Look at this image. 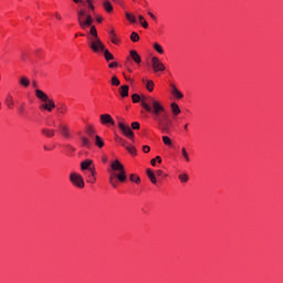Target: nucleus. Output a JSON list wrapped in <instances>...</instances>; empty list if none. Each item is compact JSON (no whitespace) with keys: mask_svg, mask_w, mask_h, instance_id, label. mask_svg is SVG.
I'll use <instances>...</instances> for the list:
<instances>
[{"mask_svg":"<svg viewBox=\"0 0 283 283\" xmlns=\"http://www.w3.org/2000/svg\"><path fill=\"white\" fill-rule=\"evenodd\" d=\"M82 145L83 147H86L87 149H90V147H92V142H90V139L87 137H82Z\"/></svg>","mask_w":283,"mask_h":283,"instance_id":"27","label":"nucleus"},{"mask_svg":"<svg viewBox=\"0 0 283 283\" xmlns=\"http://www.w3.org/2000/svg\"><path fill=\"white\" fill-rule=\"evenodd\" d=\"M187 127H188V125L186 124V125H185V129H187Z\"/></svg>","mask_w":283,"mask_h":283,"instance_id":"61","label":"nucleus"},{"mask_svg":"<svg viewBox=\"0 0 283 283\" xmlns=\"http://www.w3.org/2000/svg\"><path fill=\"white\" fill-rule=\"evenodd\" d=\"M132 129H140V123H138V122H133V123H132Z\"/></svg>","mask_w":283,"mask_h":283,"instance_id":"40","label":"nucleus"},{"mask_svg":"<svg viewBox=\"0 0 283 283\" xmlns=\"http://www.w3.org/2000/svg\"><path fill=\"white\" fill-rule=\"evenodd\" d=\"M130 40L133 43H138V41H140V35H138L136 32H132Z\"/></svg>","mask_w":283,"mask_h":283,"instance_id":"30","label":"nucleus"},{"mask_svg":"<svg viewBox=\"0 0 283 283\" xmlns=\"http://www.w3.org/2000/svg\"><path fill=\"white\" fill-rule=\"evenodd\" d=\"M82 171H88L91 176H94L96 174V168L94 166V161L92 159H85L80 165Z\"/></svg>","mask_w":283,"mask_h":283,"instance_id":"6","label":"nucleus"},{"mask_svg":"<svg viewBox=\"0 0 283 283\" xmlns=\"http://www.w3.org/2000/svg\"><path fill=\"white\" fill-rule=\"evenodd\" d=\"M154 50H156V52H158V54H165V50H163V46L158 43L154 44Z\"/></svg>","mask_w":283,"mask_h":283,"instance_id":"32","label":"nucleus"},{"mask_svg":"<svg viewBox=\"0 0 283 283\" xmlns=\"http://www.w3.org/2000/svg\"><path fill=\"white\" fill-rule=\"evenodd\" d=\"M42 134L46 136V138H54L56 132L54 129L43 128Z\"/></svg>","mask_w":283,"mask_h":283,"instance_id":"14","label":"nucleus"},{"mask_svg":"<svg viewBox=\"0 0 283 283\" xmlns=\"http://www.w3.org/2000/svg\"><path fill=\"white\" fill-rule=\"evenodd\" d=\"M24 109L23 107H20V114H23Z\"/></svg>","mask_w":283,"mask_h":283,"instance_id":"56","label":"nucleus"},{"mask_svg":"<svg viewBox=\"0 0 283 283\" xmlns=\"http://www.w3.org/2000/svg\"><path fill=\"white\" fill-rule=\"evenodd\" d=\"M151 67L155 73L165 72L166 70L165 64H163V62H160V60L156 56L151 57Z\"/></svg>","mask_w":283,"mask_h":283,"instance_id":"9","label":"nucleus"},{"mask_svg":"<svg viewBox=\"0 0 283 283\" xmlns=\"http://www.w3.org/2000/svg\"><path fill=\"white\" fill-rule=\"evenodd\" d=\"M126 19L130 21V23H136V18L132 15L129 12H126Z\"/></svg>","mask_w":283,"mask_h":283,"instance_id":"38","label":"nucleus"},{"mask_svg":"<svg viewBox=\"0 0 283 283\" xmlns=\"http://www.w3.org/2000/svg\"><path fill=\"white\" fill-rule=\"evenodd\" d=\"M115 140H116V143L122 145V147H125V148L127 147V140L123 139L122 137L116 136Z\"/></svg>","mask_w":283,"mask_h":283,"instance_id":"31","label":"nucleus"},{"mask_svg":"<svg viewBox=\"0 0 283 283\" xmlns=\"http://www.w3.org/2000/svg\"><path fill=\"white\" fill-rule=\"evenodd\" d=\"M84 172H85V176H87V178H92V172H90L87 170H85Z\"/></svg>","mask_w":283,"mask_h":283,"instance_id":"47","label":"nucleus"},{"mask_svg":"<svg viewBox=\"0 0 283 283\" xmlns=\"http://www.w3.org/2000/svg\"><path fill=\"white\" fill-rule=\"evenodd\" d=\"M95 145L96 147H99V149L105 147V143L103 142V138H101V136L98 135H95Z\"/></svg>","mask_w":283,"mask_h":283,"instance_id":"20","label":"nucleus"},{"mask_svg":"<svg viewBox=\"0 0 283 283\" xmlns=\"http://www.w3.org/2000/svg\"><path fill=\"white\" fill-rule=\"evenodd\" d=\"M132 98H133V103H140V105H143V98H151V96H143L140 98V95L133 94Z\"/></svg>","mask_w":283,"mask_h":283,"instance_id":"15","label":"nucleus"},{"mask_svg":"<svg viewBox=\"0 0 283 283\" xmlns=\"http://www.w3.org/2000/svg\"><path fill=\"white\" fill-rule=\"evenodd\" d=\"M148 14H149L150 19H156V15H154V13L148 12Z\"/></svg>","mask_w":283,"mask_h":283,"instance_id":"51","label":"nucleus"},{"mask_svg":"<svg viewBox=\"0 0 283 283\" xmlns=\"http://www.w3.org/2000/svg\"><path fill=\"white\" fill-rule=\"evenodd\" d=\"M103 52H104L105 61H107V62L114 61V54H112V52H109V50L105 49Z\"/></svg>","mask_w":283,"mask_h":283,"instance_id":"18","label":"nucleus"},{"mask_svg":"<svg viewBox=\"0 0 283 283\" xmlns=\"http://www.w3.org/2000/svg\"><path fill=\"white\" fill-rule=\"evenodd\" d=\"M77 21L82 30H87V28H91V36H88V41L90 39H98V31L96 30V27L92 25L94 23V18H92V13L87 12V10L85 9H80L77 11Z\"/></svg>","mask_w":283,"mask_h":283,"instance_id":"2","label":"nucleus"},{"mask_svg":"<svg viewBox=\"0 0 283 283\" xmlns=\"http://www.w3.org/2000/svg\"><path fill=\"white\" fill-rule=\"evenodd\" d=\"M118 127L120 132H123L124 136H126V138L134 140V130H132V127H129V125H126L125 123L119 122Z\"/></svg>","mask_w":283,"mask_h":283,"instance_id":"8","label":"nucleus"},{"mask_svg":"<svg viewBox=\"0 0 283 283\" xmlns=\"http://www.w3.org/2000/svg\"><path fill=\"white\" fill-rule=\"evenodd\" d=\"M142 107H144L148 114L155 115V120L158 123L163 134H169V115L160 102L156 101L154 97H143Z\"/></svg>","mask_w":283,"mask_h":283,"instance_id":"1","label":"nucleus"},{"mask_svg":"<svg viewBox=\"0 0 283 283\" xmlns=\"http://www.w3.org/2000/svg\"><path fill=\"white\" fill-rule=\"evenodd\" d=\"M111 84L115 85V87H118V85H120V80H118V77L114 75L111 80Z\"/></svg>","mask_w":283,"mask_h":283,"instance_id":"33","label":"nucleus"},{"mask_svg":"<svg viewBox=\"0 0 283 283\" xmlns=\"http://www.w3.org/2000/svg\"><path fill=\"white\" fill-rule=\"evenodd\" d=\"M88 41V46L91 50H93V52H95V54H98L105 50V44H103V41H101L99 38L90 39Z\"/></svg>","mask_w":283,"mask_h":283,"instance_id":"5","label":"nucleus"},{"mask_svg":"<svg viewBox=\"0 0 283 283\" xmlns=\"http://www.w3.org/2000/svg\"><path fill=\"white\" fill-rule=\"evenodd\" d=\"M170 107H171V112L175 116H178V114H180V106H178V104L171 103Z\"/></svg>","mask_w":283,"mask_h":283,"instance_id":"19","label":"nucleus"},{"mask_svg":"<svg viewBox=\"0 0 283 283\" xmlns=\"http://www.w3.org/2000/svg\"><path fill=\"white\" fill-rule=\"evenodd\" d=\"M6 105L9 107V109H12L14 107V99L12 98V95H8L6 97Z\"/></svg>","mask_w":283,"mask_h":283,"instance_id":"17","label":"nucleus"},{"mask_svg":"<svg viewBox=\"0 0 283 283\" xmlns=\"http://www.w3.org/2000/svg\"><path fill=\"white\" fill-rule=\"evenodd\" d=\"M147 176L150 182H153V185H156L157 182L156 175L154 174V171H151V169H147Z\"/></svg>","mask_w":283,"mask_h":283,"instance_id":"21","label":"nucleus"},{"mask_svg":"<svg viewBox=\"0 0 283 283\" xmlns=\"http://www.w3.org/2000/svg\"><path fill=\"white\" fill-rule=\"evenodd\" d=\"M181 154H182L186 163H189L190 159H189V153H187V149L181 148Z\"/></svg>","mask_w":283,"mask_h":283,"instance_id":"36","label":"nucleus"},{"mask_svg":"<svg viewBox=\"0 0 283 283\" xmlns=\"http://www.w3.org/2000/svg\"><path fill=\"white\" fill-rule=\"evenodd\" d=\"M35 96L41 101L43 104L40 106V109H45L46 112H52L56 107V104H54V99H51L45 92L42 90L36 88L35 90Z\"/></svg>","mask_w":283,"mask_h":283,"instance_id":"4","label":"nucleus"},{"mask_svg":"<svg viewBox=\"0 0 283 283\" xmlns=\"http://www.w3.org/2000/svg\"><path fill=\"white\" fill-rule=\"evenodd\" d=\"M119 94H120L122 98H127V96H129V85L120 86Z\"/></svg>","mask_w":283,"mask_h":283,"instance_id":"12","label":"nucleus"},{"mask_svg":"<svg viewBox=\"0 0 283 283\" xmlns=\"http://www.w3.org/2000/svg\"><path fill=\"white\" fill-rule=\"evenodd\" d=\"M108 67H118V63L117 62H112L108 64Z\"/></svg>","mask_w":283,"mask_h":283,"instance_id":"43","label":"nucleus"},{"mask_svg":"<svg viewBox=\"0 0 283 283\" xmlns=\"http://www.w3.org/2000/svg\"><path fill=\"white\" fill-rule=\"evenodd\" d=\"M102 125H115L114 118L109 114H102L99 116Z\"/></svg>","mask_w":283,"mask_h":283,"instance_id":"10","label":"nucleus"},{"mask_svg":"<svg viewBox=\"0 0 283 283\" xmlns=\"http://www.w3.org/2000/svg\"><path fill=\"white\" fill-rule=\"evenodd\" d=\"M179 180H180V182H188L189 175H187V174L179 175Z\"/></svg>","mask_w":283,"mask_h":283,"instance_id":"37","label":"nucleus"},{"mask_svg":"<svg viewBox=\"0 0 283 283\" xmlns=\"http://www.w3.org/2000/svg\"><path fill=\"white\" fill-rule=\"evenodd\" d=\"M109 34H111V41H112V43H114L115 45H118L119 40L116 38V33L114 32V30H111V31H109Z\"/></svg>","mask_w":283,"mask_h":283,"instance_id":"26","label":"nucleus"},{"mask_svg":"<svg viewBox=\"0 0 283 283\" xmlns=\"http://www.w3.org/2000/svg\"><path fill=\"white\" fill-rule=\"evenodd\" d=\"M126 81H129V78H127V76H125Z\"/></svg>","mask_w":283,"mask_h":283,"instance_id":"62","label":"nucleus"},{"mask_svg":"<svg viewBox=\"0 0 283 283\" xmlns=\"http://www.w3.org/2000/svg\"><path fill=\"white\" fill-rule=\"evenodd\" d=\"M55 19L61 20V14L60 13H55Z\"/></svg>","mask_w":283,"mask_h":283,"instance_id":"53","label":"nucleus"},{"mask_svg":"<svg viewBox=\"0 0 283 283\" xmlns=\"http://www.w3.org/2000/svg\"><path fill=\"white\" fill-rule=\"evenodd\" d=\"M112 170H109V185L116 189L118 187V181L119 182H126L127 180V172H125V166L120 164V161L115 160L111 165Z\"/></svg>","mask_w":283,"mask_h":283,"instance_id":"3","label":"nucleus"},{"mask_svg":"<svg viewBox=\"0 0 283 283\" xmlns=\"http://www.w3.org/2000/svg\"><path fill=\"white\" fill-rule=\"evenodd\" d=\"M163 143H164V145L171 146V138H169L168 136H164Z\"/></svg>","mask_w":283,"mask_h":283,"instance_id":"39","label":"nucleus"},{"mask_svg":"<svg viewBox=\"0 0 283 283\" xmlns=\"http://www.w3.org/2000/svg\"><path fill=\"white\" fill-rule=\"evenodd\" d=\"M57 114H67V106L65 104H60L56 108Z\"/></svg>","mask_w":283,"mask_h":283,"instance_id":"22","label":"nucleus"},{"mask_svg":"<svg viewBox=\"0 0 283 283\" xmlns=\"http://www.w3.org/2000/svg\"><path fill=\"white\" fill-rule=\"evenodd\" d=\"M155 160H157V163L160 165V163H163V158H160V156H157L156 158H155Z\"/></svg>","mask_w":283,"mask_h":283,"instance_id":"45","label":"nucleus"},{"mask_svg":"<svg viewBox=\"0 0 283 283\" xmlns=\"http://www.w3.org/2000/svg\"><path fill=\"white\" fill-rule=\"evenodd\" d=\"M19 83L22 87H30V78L27 76H21Z\"/></svg>","mask_w":283,"mask_h":283,"instance_id":"16","label":"nucleus"},{"mask_svg":"<svg viewBox=\"0 0 283 283\" xmlns=\"http://www.w3.org/2000/svg\"><path fill=\"white\" fill-rule=\"evenodd\" d=\"M130 81V83H134V80H129Z\"/></svg>","mask_w":283,"mask_h":283,"instance_id":"63","label":"nucleus"},{"mask_svg":"<svg viewBox=\"0 0 283 283\" xmlns=\"http://www.w3.org/2000/svg\"><path fill=\"white\" fill-rule=\"evenodd\" d=\"M150 165H151L153 167H156V159H151V160H150Z\"/></svg>","mask_w":283,"mask_h":283,"instance_id":"48","label":"nucleus"},{"mask_svg":"<svg viewBox=\"0 0 283 283\" xmlns=\"http://www.w3.org/2000/svg\"><path fill=\"white\" fill-rule=\"evenodd\" d=\"M66 147H67L69 151H75L74 147H72V146H66Z\"/></svg>","mask_w":283,"mask_h":283,"instance_id":"49","label":"nucleus"},{"mask_svg":"<svg viewBox=\"0 0 283 283\" xmlns=\"http://www.w3.org/2000/svg\"><path fill=\"white\" fill-rule=\"evenodd\" d=\"M45 151H50V148L48 146H44Z\"/></svg>","mask_w":283,"mask_h":283,"instance_id":"59","label":"nucleus"},{"mask_svg":"<svg viewBox=\"0 0 283 283\" xmlns=\"http://www.w3.org/2000/svg\"><path fill=\"white\" fill-rule=\"evenodd\" d=\"M138 19H139L140 25H143V28H144L145 30H147V28H149V23H147V20H145V17L138 15Z\"/></svg>","mask_w":283,"mask_h":283,"instance_id":"25","label":"nucleus"},{"mask_svg":"<svg viewBox=\"0 0 283 283\" xmlns=\"http://www.w3.org/2000/svg\"><path fill=\"white\" fill-rule=\"evenodd\" d=\"M103 6L106 12H113L114 7L112 6V2H109V0L104 1Z\"/></svg>","mask_w":283,"mask_h":283,"instance_id":"23","label":"nucleus"},{"mask_svg":"<svg viewBox=\"0 0 283 283\" xmlns=\"http://www.w3.org/2000/svg\"><path fill=\"white\" fill-rule=\"evenodd\" d=\"M129 180H130V182H135L136 185H140V177H138V176H136L134 174H132L129 176Z\"/></svg>","mask_w":283,"mask_h":283,"instance_id":"29","label":"nucleus"},{"mask_svg":"<svg viewBox=\"0 0 283 283\" xmlns=\"http://www.w3.org/2000/svg\"><path fill=\"white\" fill-rule=\"evenodd\" d=\"M96 21H97V23H103V17H97Z\"/></svg>","mask_w":283,"mask_h":283,"instance_id":"46","label":"nucleus"},{"mask_svg":"<svg viewBox=\"0 0 283 283\" xmlns=\"http://www.w3.org/2000/svg\"><path fill=\"white\" fill-rule=\"evenodd\" d=\"M129 54H130V59H133V61H135L137 64L142 63L143 60L140 59V54H138L136 50H132Z\"/></svg>","mask_w":283,"mask_h":283,"instance_id":"13","label":"nucleus"},{"mask_svg":"<svg viewBox=\"0 0 283 283\" xmlns=\"http://www.w3.org/2000/svg\"><path fill=\"white\" fill-rule=\"evenodd\" d=\"M88 8H90V10L94 11V4L90 3Z\"/></svg>","mask_w":283,"mask_h":283,"instance_id":"52","label":"nucleus"},{"mask_svg":"<svg viewBox=\"0 0 283 283\" xmlns=\"http://www.w3.org/2000/svg\"><path fill=\"white\" fill-rule=\"evenodd\" d=\"M87 6H90V3H92V0H86Z\"/></svg>","mask_w":283,"mask_h":283,"instance_id":"58","label":"nucleus"},{"mask_svg":"<svg viewBox=\"0 0 283 283\" xmlns=\"http://www.w3.org/2000/svg\"><path fill=\"white\" fill-rule=\"evenodd\" d=\"M146 90H148V92H154V81H147Z\"/></svg>","mask_w":283,"mask_h":283,"instance_id":"35","label":"nucleus"},{"mask_svg":"<svg viewBox=\"0 0 283 283\" xmlns=\"http://www.w3.org/2000/svg\"><path fill=\"white\" fill-rule=\"evenodd\" d=\"M144 154H149L151 151V148L148 145L143 146Z\"/></svg>","mask_w":283,"mask_h":283,"instance_id":"42","label":"nucleus"},{"mask_svg":"<svg viewBox=\"0 0 283 283\" xmlns=\"http://www.w3.org/2000/svg\"><path fill=\"white\" fill-rule=\"evenodd\" d=\"M59 130L60 134H62V136H64V138H70V127L65 124H60L59 125Z\"/></svg>","mask_w":283,"mask_h":283,"instance_id":"11","label":"nucleus"},{"mask_svg":"<svg viewBox=\"0 0 283 283\" xmlns=\"http://www.w3.org/2000/svg\"><path fill=\"white\" fill-rule=\"evenodd\" d=\"M171 127V119L168 117V128Z\"/></svg>","mask_w":283,"mask_h":283,"instance_id":"55","label":"nucleus"},{"mask_svg":"<svg viewBox=\"0 0 283 283\" xmlns=\"http://www.w3.org/2000/svg\"><path fill=\"white\" fill-rule=\"evenodd\" d=\"M172 94L176 98H184L185 96L175 85H172Z\"/></svg>","mask_w":283,"mask_h":283,"instance_id":"24","label":"nucleus"},{"mask_svg":"<svg viewBox=\"0 0 283 283\" xmlns=\"http://www.w3.org/2000/svg\"><path fill=\"white\" fill-rule=\"evenodd\" d=\"M86 134H87V136H90V138H95L96 130H94V128L92 126H88L86 129Z\"/></svg>","mask_w":283,"mask_h":283,"instance_id":"28","label":"nucleus"},{"mask_svg":"<svg viewBox=\"0 0 283 283\" xmlns=\"http://www.w3.org/2000/svg\"><path fill=\"white\" fill-rule=\"evenodd\" d=\"M125 149L130 153L132 156H136V147L134 146H126Z\"/></svg>","mask_w":283,"mask_h":283,"instance_id":"34","label":"nucleus"},{"mask_svg":"<svg viewBox=\"0 0 283 283\" xmlns=\"http://www.w3.org/2000/svg\"><path fill=\"white\" fill-rule=\"evenodd\" d=\"M22 61H25V54H22Z\"/></svg>","mask_w":283,"mask_h":283,"instance_id":"60","label":"nucleus"},{"mask_svg":"<svg viewBox=\"0 0 283 283\" xmlns=\"http://www.w3.org/2000/svg\"><path fill=\"white\" fill-rule=\"evenodd\" d=\"M32 87H34V90H38L39 83H38L36 81H33V82H32Z\"/></svg>","mask_w":283,"mask_h":283,"instance_id":"44","label":"nucleus"},{"mask_svg":"<svg viewBox=\"0 0 283 283\" xmlns=\"http://www.w3.org/2000/svg\"><path fill=\"white\" fill-rule=\"evenodd\" d=\"M88 182H91V185H94V182H96V174L91 175V177H88Z\"/></svg>","mask_w":283,"mask_h":283,"instance_id":"41","label":"nucleus"},{"mask_svg":"<svg viewBox=\"0 0 283 283\" xmlns=\"http://www.w3.org/2000/svg\"><path fill=\"white\" fill-rule=\"evenodd\" d=\"M156 176H163V170H157Z\"/></svg>","mask_w":283,"mask_h":283,"instance_id":"50","label":"nucleus"},{"mask_svg":"<svg viewBox=\"0 0 283 283\" xmlns=\"http://www.w3.org/2000/svg\"><path fill=\"white\" fill-rule=\"evenodd\" d=\"M70 181L75 187H78V189H83L85 187V181L83 180V176H81L80 174L71 172Z\"/></svg>","mask_w":283,"mask_h":283,"instance_id":"7","label":"nucleus"},{"mask_svg":"<svg viewBox=\"0 0 283 283\" xmlns=\"http://www.w3.org/2000/svg\"><path fill=\"white\" fill-rule=\"evenodd\" d=\"M74 3H83V0H73Z\"/></svg>","mask_w":283,"mask_h":283,"instance_id":"54","label":"nucleus"},{"mask_svg":"<svg viewBox=\"0 0 283 283\" xmlns=\"http://www.w3.org/2000/svg\"><path fill=\"white\" fill-rule=\"evenodd\" d=\"M103 163H107V157H103Z\"/></svg>","mask_w":283,"mask_h":283,"instance_id":"57","label":"nucleus"}]
</instances>
